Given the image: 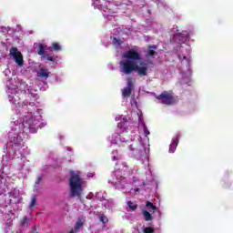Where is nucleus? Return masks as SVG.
<instances>
[{
  "label": "nucleus",
  "instance_id": "nucleus-26",
  "mask_svg": "<svg viewBox=\"0 0 233 233\" xmlns=\"http://www.w3.org/2000/svg\"><path fill=\"white\" fill-rule=\"evenodd\" d=\"M178 59H179L180 61H183V59H187V56L178 55Z\"/></svg>",
  "mask_w": 233,
  "mask_h": 233
},
{
  "label": "nucleus",
  "instance_id": "nucleus-30",
  "mask_svg": "<svg viewBox=\"0 0 233 233\" xmlns=\"http://www.w3.org/2000/svg\"><path fill=\"white\" fill-rule=\"evenodd\" d=\"M135 192H139V187H136Z\"/></svg>",
  "mask_w": 233,
  "mask_h": 233
},
{
  "label": "nucleus",
  "instance_id": "nucleus-33",
  "mask_svg": "<svg viewBox=\"0 0 233 233\" xmlns=\"http://www.w3.org/2000/svg\"><path fill=\"white\" fill-rule=\"evenodd\" d=\"M13 103H14L15 105H16L15 101H13Z\"/></svg>",
  "mask_w": 233,
  "mask_h": 233
},
{
  "label": "nucleus",
  "instance_id": "nucleus-6",
  "mask_svg": "<svg viewBox=\"0 0 233 233\" xmlns=\"http://www.w3.org/2000/svg\"><path fill=\"white\" fill-rule=\"evenodd\" d=\"M123 57L127 59V61H133L136 63V61H141V55L137 53V51L131 49L128 50L127 53L123 55Z\"/></svg>",
  "mask_w": 233,
  "mask_h": 233
},
{
  "label": "nucleus",
  "instance_id": "nucleus-22",
  "mask_svg": "<svg viewBox=\"0 0 233 233\" xmlns=\"http://www.w3.org/2000/svg\"><path fill=\"white\" fill-rule=\"evenodd\" d=\"M142 127H143V130L146 137L147 136H150V131L148 130V127H147V125L145 123H142Z\"/></svg>",
  "mask_w": 233,
  "mask_h": 233
},
{
  "label": "nucleus",
  "instance_id": "nucleus-14",
  "mask_svg": "<svg viewBox=\"0 0 233 233\" xmlns=\"http://www.w3.org/2000/svg\"><path fill=\"white\" fill-rule=\"evenodd\" d=\"M142 214L144 216L145 221H152L154 219L152 214H150V212H148L147 210H142Z\"/></svg>",
  "mask_w": 233,
  "mask_h": 233
},
{
  "label": "nucleus",
  "instance_id": "nucleus-19",
  "mask_svg": "<svg viewBox=\"0 0 233 233\" xmlns=\"http://www.w3.org/2000/svg\"><path fill=\"white\" fill-rule=\"evenodd\" d=\"M127 207L131 208V210H137V204H134L132 201L127 202Z\"/></svg>",
  "mask_w": 233,
  "mask_h": 233
},
{
  "label": "nucleus",
  "instance_id": "nucleus-2",
  "mask_svg": "<svg viewBox=\"0 0 233 233\" xmlns=\"http://www.w3.org/2000/svg\"><path fill=\"white\" fill-rule=\"evenodd\" d=\"M155 97L157 101H161L162 105L170 106L176 103V97L172 91H163L160 95H156Z\"/></svg>",
  "mask_w": 233,
  "mask_h": 233
},
{
  "label": "nucleus",
  "instance_id": "nucleus-11",
  "mask_svg": "<svg viewBox=\"0 0 233 233\" xmlns=\"http://www.w3.org/2000/svg\"><path fill=\"white\" fill-rule=\"evenodd\" d=\"M83 225H85V218L83 217H79L75 224L74 231L76 233L79 232L81 228H83Z\"/></svg>",
  "mask_w": 233,
  "mask_h": 233
},
{
  "label": "nucleus",
  "instance_id": "nucleus-3",
  "mask_svg": "<svg viewBox=\"0 0 233 233\" xmlns=\"http://www.w3.org/2000/svg\"><path fill=\"white\" fill-rule=\"evenodd\" d=\"M137 63L132 61V60H124L120 62V66L122 68L123 74H126V76H130L132 72H136V66Z\"/></svg>",
  "mask_w": 233,
  "mask_h": 233
},
{
  "label": "nucleus",
  "instance_id": "nucleus-21",
  "mask_svg": "<svg viewBox=\"0 0 233 233\" xmlns=\"http://www.w3.org/2000/svg\"><path fill=\"white\" fill-rule=\"evenodd\" d=\"M44 57L45 59H47V61H51L52 63H55L56 61V58H54V56L50 54H46Z\"/></svg>",
  "mask_w": 233,
  "mask_h": 233
},
{
  "label": "nucleus",
  "instance_id": "nucleus-9",
  "mask_svg": "<svg viewBox=\"0 0 233 233\" xmlns=\"http://www.w3.org/2000/svg\"><path fill=\"white\" fill-rule=\"evenodd\" d=\"M135 72H137L138 76H148V66H139L137 64V66L135 67Z\"/></svg>",
  "mask_w": 233,
  "mask_h": 233
},
{
  "label": "nucleus",
  "instance_id": "nucleus-24",
  "mask_svg": "<svg viewBox=\"0 0 233 233\" xmlns=\"http://www.w3.org/2000/svg\"><path fill=\"white\" fill-rule=\"evenodd\" d=\"M143 232L144 233H154V232H156V230L152 227H147V228H144Z\"/></svg>",
  "mask_w": 233,
  "mask_h": 233
},
{
  "label": "nucleus",
  "instance_id": "nucleus-1",
  "mask_svg": "<svg viewBox=\"0 0 233 233\" xmlns=\"http://www.w3.org/2000/svg\"><path fill=\"white\" fill-rule=\"evenodd\" d=\"M69 185L71 190V198H77L81 201V193L83 192V180L81 179L79 173H76L74 171L71 172V176L69 177Z\"/></svg>",
  "mask_w": 233,
  "mask_h": 233
},
{
  "label": "nucleus",
  "instance_id": "nucleus-7",
  "mask_svg": "<svg viewBox=\"0 0 233 233\" xmlns=\"http://www.w3.org/2000/svg\"><path fill=\"white\" fill-rule=\"evenodd\" d=\"M132 92H134V82L132 81V78H127V86L124 87L122 96L130 97V96H132Z\"/></svg>",
  "mask_w": 233,
  "mask_h": 233
},
{
  "label": "nucleus",
  "instance_id": "nucleus-32",
  "mask_svg": "<svg viewBox=\"0 0 233 233\" xmlns=\"http://www.w3.org/2000/svg\"><path fill=\"white\" fill-rule=\"evenodd\" d=\"M93 176H92V174L91 173H89L88 174V177H92Z\"/></svg>",
  "mask_w": 233,
  "mask_h": 233
},
{
  "label": "nucleus",
  "instance_id": "nucleus-20",
  "mask_svg": "<svg viewBox=\"0 0 233 233\" xmlns=\"http://www.w3.org/2000/svg\"><path fill=\"white\" fill-rule=\"evenodd\" d=\"M146 207H148L151 208V210H157V207H156L154 205V203L150 202V201H147L146 202Z\"/></svg>",
  "mask_w": 233,
  "mask_h": 233
},
{
  "label": "nucleus",
  "instance_id": "nucleus-12",
  "mask_svg": "<svg viewBox=\"0 0 233 233\" xmlns=\"http://www.w3.org/2000/svg\"><path fill=\"white\" fill-rule=\"evenodd\" d=\"M37 76L41 77V79H48V77H50V72L46 68H40Z\"/></svg>",
  "mask_w": 233,
  "mask_h": 233
},
{
  "label": "nucleus",
  "instance_id": "nucleus-23",
  "mask_svg": "<svg viewBox=\"0 0 233 233\" xmlns=\"http://www.w3.org/2000/svg\"><path fill=\"white\" fill-rule=\"evenodd\" d=\"M99 221H101V223H103L104 225H106V223L108 222V218H106V216L105 215H101L99 218Z\"/></svg>",
  "mask_w": 233,
  "mask_h": 233
},
{
  "label": "nucleus",
  "instance_id": "nucleus-17",
  "mask_svg": "<svg viewBox=\"0 0 233 233\" xmlns=\"http://www.w3.org/2000/svg\"><path fill=\"white\" fill-rule=\"evenodd\" d=\"M30 223V219L28 217H24L22 218V221H20V227H28V224Z\"/></svg>",
  "mask_w": 233,
  "mask_h": 233
},
{
  "label": "nucleus",
  "instance_id": "nucleus-8",
  "mask_svg": "<svg viewBox=\"0 0 233 233\" xmlns=\"http://www.w3.org/2000/svg\"><path fill=\"white\" fill-rule=\"evenodd\" d=\"M9 139L15 147H23V138L19 135H10Z\"/></svg>",
  "mask_w": 233,
  "mask_h": 233
},
{
  "label": "nucleus",
  "instance_id": "nucleus-35",
  "mask_svg": "<svg viewBox=\"0 0 233 233\" xmlns=\"http://www.w3.org/2000/svg\"><path fill=\"white\" fill-rule=\"evenodd\" d=\"M175 37H177V35H176Z\"/></svg>",
  "mask_w": 233,
  "mask_h": 233
},
{
  "label": "nucleus",
  "instance_id": "nucleus-31",
  "mask_svg": "<svg viewBox=\"0 0 233 233\" xmlns=\"http://www.w3.org/2000/svg\"><path fill=\"white\" fill-rule=\"evenodd\" d=\"M117 41H118L117 38H114L115 43H117Z\"/></svg>",
  "mask_w": 233,
  "mask_h": 233
},
{
  "label": "nucleus",
  "instance_id": "nucleus-10",
  "mask_svg": "<svg viewBox=\"0 0 233 233\" xmlns=\"http://www.w3.org/2000/svg\"><path fill=\"white\" fill-rule=\"evenodd\" d=\"M179 144V135H176L172 138V142L169 145V153L174 154L176 152V148H177V145Z\"/></svg>",
  "mask_w": 233,
  "mask_h": 233
},
{
  "label": "nucleus",
  "instance_id": "nucleus-18",
  "mask_svg": "<svg viewBox=\"0 0 233 233\" xmlns=\"http://www.w3.org/2000/svg\"><path fill=\"white\" fill-rule=\"evenodd\" d=\"M45 54V46L43 44L39 45L38 56H42L43 57L46 56Z\"/></svg>",
  "mask_w": 233,
  "mask_h": 233
},
{
  "label": "nucleus",
  "instance_id": "nucleus-4",
  "mask_svg": "<svg viewBox=\"0 0 233 233\" xmlns=\"http://www.w3.org/2000/svg\"><path fill=\"white\" fill-rule=\"evenodd\" d=\"M23 127V132L25 134L35 132L34 116L32 115L28 114L24 117Z\"/></svg>",
  "mask_w": 233,
  "mask_h": 233
},
{
  "label": "nucleus",
  "instance_id": "nucleus-15",
  "mask_svg": "<svg viewBox=\"0 0 233 233\" xmlns=\"http://www.w3.org/2000/svg\"><path fill=\"white\" fill-rule=\"evenodd\" d=\"M55 50V52H61V46L58 43L56 42H54L52 45H51V47H48V50Z\"/></svg>",
  "mask_w": 233,
  "mask_h": 233
},
{
  "label": "nucleus",
  "instance_id": "nucleus-25",
  "mask_svg": "<svg viewBox=\"0 0 233 233\" xmlns=\"http://www.w3.org/2000/svg\"><path fill=\"white\" fill-rule=\"evenodd\" d=\"M43 181V175H38L35 180V185H39Z\"/></svg>",
  "mask_w": 233,
  "mask_h": 233
},
{
  "label": "nucleus",
  "instance_id": "nucleus-5",
  "mask_svg": "<svg viewBox=\"0 0 233 233\" xmlns=\"http://www.w3.org/2000/svg\"><path fill=\"white\" fill-rule=\"evenodd\" d=\"M9 52V56H11L13 59H15V62L16 63V65H18V66H23V65H25L23 54L19 52V49H17V47H11Z\"/></svg>",
  "mask_w": 233,
  "mask_h": 233
},
{
  "label": "nucleus",
  "instance_id": "nucleus-28",
  "mask_svg": "<svg viewBox=\"0 0 233 233\" xmlns=\"http://www.w3.org/2000/svg\"><path fill=\"white\" fill-rule=\"evenodd\" d=\"M117 127L118 128H121V127H123V123H118Z\"/></svg>",
  "mask_w": 233,
  "mask_h": 233
},
{
  "label": "nucleus",
  "instance_id": "nucleus-13",
  "mask_svg": "<svg viewBox=\"0 0 233 233\" xmlns=\"http://www.w3.org/2000/svg\"><path fill=\"white\" fill-rule=\"evenodd\" d=\"M155 50H157V46H148L147 56L149 57H154V56H157V53Z\"/></svg>",
  "mask_w": 233,
  "mask_h": 233
},
{
  "label": "nucleus",
  "instance_id": "nucleus-27",
  "mask_svg": "<svg viewBox=\"0 0 233 233\" xmlns=\"http://www.w3.org/2000/svg\"><path fill=\"white\" fill-rule=\"evenodd\" d=\"M129 150H136V147H134L133 145H130V146H129Z\"/></svg>",
  "mask_w": 233,
  "mask_h": 233
},
{
  "label": "nucleus",
  "instance_id": "nucleus-34",
  "mask_svg": "<svg viewBox=\"0 0 233 233\" xmlns=\"http://www.w3.org/2000/svg\"><path fill=\"white\" fill-rule=\"evenodd\" d=\"M34 228H35V230H37V229L35 228V226H34Z\"/></svg>",
  "mask_w": 233,
  "mask_h": 233
},
{
  "label": "nucleus",
  "instance_id": "nucleus-16",
  "mask_svg": "<svg viewBox=\"0 0 233 233\" xmlns=\"http://www.w3.org/2000/svg\"><path fill=\"white\" fill-rule=\"evenodd\" d=\"M37 205V197L35 195H33L31 197V203L29 204L28 208H34Z\"/></svg>",
  "mask_w": 233,
  "mask_h": 233
},
{
  "label": "nucleus",
  "instance_id": "nucleus-29",
  "mask_svg": "<svg viewBox=\"0 0 233 233\" xmlns=\"http://www.w3.org/2000/svg\"><path fill=\"white\" fill-rule=\"evenodd\" d=\"M112 159H113V161L117 160V158L116 157V156H114V157H112Z\"/></svg>",
  "mask_w": 233,
  "mask_h": 233
}]
</instances>
